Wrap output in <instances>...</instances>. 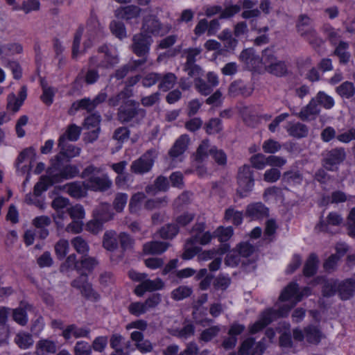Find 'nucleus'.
<instances>
[{
    "label": "nucleus",
    "instance_id": "nucleus-1",
    "mask_svg": "<svg viewBox=\"0 0 355 355\" xmlns=\"http://www.w3.org/2000/svg\"><path fill=\"white\" fill-rule=\"evenodd\" d=\"M146 111L135 101H127L118 110L117 119L122 123L139 124L144 119Z\"/></svg>",
    "mask_w": 355,
    "mask_h": 355
},
{
    "label": "nucleus",
    "instance_id": "nucleus-2",
    "mask_svg": "<svg viewBox=\"0 0 355 355\" xmlns=\"http://www.w3.org/2000/svg\"><path fill=\"white\" fill-rule=\"evenodd\" d=\"M172 29L170 24H162L159 18L153 14L143 17L141 33L151 38L152 36H164Z\"/></svg>",
    "mask_w": 355,
    "mask_h": 355
},
{
    "label": "nucleus",
    "instance_id": "nucleus-3",
    "mask_svg": "<svg viewBox=\"0 0 355 355\" xmlns=\"http://www.w3.org/2000/svg\"><path fill=\"white\" fill-rule=\"evenodd\" d=\"M263 64L268 73L277 77H283L288 73L286 62L279 60L271 49L263 51Z\"/></svg>",
    "mask_w": 355,
    "mask_h": 355
},
{
    "label": "nucleus",
    "instance_id": "nucleus-4",
    "mask_svg": "<svg viewBox=\"0 0 355 355\" xmlns=\"http://www.w3.org/2000/svg\"><path fill=\"white\" fill-rule=\"evenodd\" d=\"M55 158L56 161L52 163L47 169L46 173L50 174L56 183L64 180L71 179L78 175L79 169L76 166L68 164L62 166L60 161V156L56 155Z\"/></svg>",
    "mask_w": 355,
    "mask_h": 355
},
{
    "label": "nucleus",
    "instance_id": "nucleus-5",
    "mask_svg": "<svg viewBox=\"0 0 355 355\" xmlns=\"http://www.w3.org/2000/svg\"><path fill=\"white\" fill-rule=\"evenodd\" d=\"M346 156L345 150L343 147L327 150L322 154V165L327 171H336L338 166L345 161Z\"/></svg>",
    "mask_w": 355,
    "mask_h": 355
},
{
    "label": "nucleus",
    "instance_id": "nucleus-6",
    "mask_svg": "<svg viewBox=\"0 0 355 355\" xmlns=\"http://www.w3.org/2000/svg\"><path fill=\"white\" fill-rule=\"evenodd\" d=\"M313 20L306 15L302 14L296 22V29L301 37L311 44H319L321 40L318 37L317 32L312 26Z\"/></svg>",
    "mask_w": 355,
    "mask_h": 355
},
{
    "label": "nucleus",
    "instance_id": "nucleus-7",
    "mask_svg": "<svg viewBox=\"0 0 355 355\" xmlns=\"http://www.w3.org/2000/svg\"><path fill=\"white\" fill-rule=\"evenodd\" d=\"M157 157L156 151L150 149L144 153L140 157L133 161L130 165L132 173L143 175L150 172L154 165Z\"/></svg>",
    "mask_w": 355,
    "mask_h": 355
},
{
    "label": "nucleus",
    "instance_id": "nucleus-8",
    "mask_svg": "<svg viewBox=\"0 0 355 355\" xmlns=\"http://www.w3.org/2000/svg\"><path fill=\"white\" fill-rule=\"evenodd\" d=\"M237 182L239 184L238 192L241 197L246 196V193L252 191L254 180L253 178V171L251 166L247 164L239 167L237 174Z\"/></svg>",
    "mask_w": 355,
    "mask_h": 355
},
{
    "label": "nucleus",
    "instance_id": "nucleus-9",
    "mask_svg": "<svg viewBox=\"0 0 355 355\" xmlns=\"http://www.w3.org/2000/svg\"><path fill=\"white\" fill-rule=\"evenodd\" d=\"M130 46L132 51L137 56H148L152 39L144 33H137L133 35Z\"/></svg>",
    "mask_w": 355,
    "mask_h": 355
},
{
    "label": "nucleus",
    "instance_id": "nucleus-10",
    "mask_svg": "<svg viewBox=\"0 0 355 355\" xmlns=\"http://www.w3.org/2000/svg\"><path fill=\"white\" fill-rule=\"evenodd\" d=\"M265 349L264 338L256 342L253 338H248L241 343L239 355H262Z\"/></svg>",
    "mask_w": 355,
    "mask_h": 355
},
{
    "label": "nucleus",
    "instance_id": "nucleus-11",
    "mask_svg": "<svg viewBox=\"0 0 355 355\" xmlns=\"http://www.w3.org/2000/svg\"><path fill=\"white\" fill-rule=\"evenodd\" d=\"M86 183L88 189L94 191H105L112 184V180L107 174H103L101 176L92 175L86 180Z\"/></svg>",
    "mask_w": 355,
    "mask_h": 355
},
{
    "label": "nucleus",
    "instance_id": "nucleus-12",
    "mask_svg": "<svg viewBox=\"0 0 355 355\" xmlns=\"http://www.w3.org/2000/svg\"><path fill=\"white\" fill-rule=\"evenodd\" d=\"M320 112V108L318 104L315 103V100L312 98L309 104L303 107L299 112L293 114L302 121H309L315 119Z\"/></svg>",
    "mask_w": 355,
    "mask_h": 355
},
{
    "label": "nucleus",
    "instance_id": "nucleus-13",
    "mask_svg": "<svg viewBox=\"0 0 355 355\" xmlns=\"http://www.w3.org/2000/svg\"><path fill=\"white\" fill-rule=\"evenodd\" d=\"M130 338L135 343V346L142 354L150 353L154 349V345L148 339H144V335L139 331H132Z\"/></svg>",
    "mask_w": 355,
    "mask_h": 355
},
{
    "label": "nucleus",
    "instance_id": "nucleus-14",
    "mask_svg": "<svg viewBox=\"0 0 355 355\" xmlns=\"http://www.w3.org/2000/svg\"><path fill=\"white\" fill-rule=\"evenodd\" d=\"M310 294V288L305 287L300 293H298V285L296 283H290L282 291L279 296L280 301H286L293 298L296 300L299 296L302 299L303 296L309 295Z\"/></svg>",
    "mask_w": 355,
    "mask_h": 355
},
{
    "label": "nucleus",
    "instance_id": "nucleus-15",
    "mask_svg": "<svg viewBox=\"0 0 355 355\" xmlns=\"http://www.w3.org/2000/svg\"><path fill=\"white\" fill-rule=\"evenodd\" d=\"M64 189L71 197L76 199L85 197L88 190L86 181L68 183L64 186Z\"/></svg>",
    "mask_w": 355,
    "mask_h": 355
},
{
    "label": "nucleus",
    "instance_id": "nucleus-16",
    "mask_svg": "<svg viewBox=\"0 0 355 355\" xmlns=\"http://www.w3.org/2000/svg\"><path fill=\"white\" fill-rule=\"evenodd\" d=\"M141 9L135 5H129L117 8L115 10V17L120 19L130 21L139 17Z\"/></svg>",
    "mask_w": 355,
    "mask_h": 355
},
{
    "label": "nucleus",
    "instance_id": "nucleus-17",
    "mask_svg": "<svg viewBox=\"0 0 355 355\" xmlns=\"http://www.w3.org/2000/svg\"><path fill=\"white\" fill-rule=\"evenodd\" d=\"M355 292V275L351 278L338 282V294L340 297L346 300L353 296Z\"/></svg>",
    "mask_w": 355,
    "mask_h": 355
},
{
    "label": "nucleus",
    "instance_id": "nucleus-18",
    "mask_svg": "<svg viewBox=\"0 0 355 355\" xmlns=\"http://www.w3.org/2000/svg\"><path fill=\"white\" fill-rule=\"evenodd\" d=\"M98 51L99 53H104L103 60L100 63L101 67H113L119 63L118 55L114 49H110L107 45H103L100 46Z\"/></svg>",
    "mask_w": 355,
    "mask_h": 355
},
{
    "label": "nucleus",
    "instance_id": "nucleus-19",
    "mask_svg": "<svg viewBox=\"0 0 355 355\" xmlns=\"http://www.w3.org/2000/svg\"><path fill=\"white\" fill-rule=\"evenodd\" d=\"M268 215V209L261 202L250 204L246 208L245 216L252 220L260 219Z\"/></svg>",
    "mask_w": 355,
    "mask_h": 355
},
{
    "label": "nucleus",
    "instance_id": "nucleus-20",
    "mask_svg": "<svg viewBox=\"0 0 355 355\" xmlns=\"http://www.w3.org/2000/svg\"><path fill=\"white\" fill-rule=\"evenodd\" d=\"M90 329L87 327H78L76 324H70L62 331V336L69 340L73 336L76 338H89Z\"/></svg>",
    "mask_w": 355,
    "mask_h": 355
},
{
    "label": "nucleus",
    "instance_id": "nucleus-21",
    "mask_svg": "<svg viewBox=\"0 0 355 355\" xmlns=\"http://www.w3.org/2000/svg\"><path fill=\"white\" fill-rule=\"evenodd\" d=\"M286 300L285 302H286ZM289 302H285L282 304L278 309H270L266 310V311H271V317L272 320L280 318V317H286L288 315L291 309L300 301H301V297H297L296 300L293 298L288 300Z\"/></svg>",
    "mask_w": 355,
    "mask_h": 355
},
{
    "label": "nucleus",
    "instance_id": "nucleus-22",
    "mask_svg": "<svg viewBox=\"0 0 355 355\" xmlns=\"http://www.w3.org/2000/svg\"><path fill=\"white\" fill-rule=\"evenodd\" d=\"M286 130L290 136L297 139L304 138L309 134L308 126L300 122H289Z\"/></svg>",
    "mask_w": 355,
    "mask_h": 355
},
{
    "label": "nucleus",
    "instance_id": "nucleus-23",
    "mask_svg": "<svg viewBox=\"0 0 355 355\" xmlns=\"http://www.w3.org/2000/svg\"><path fill=\"white\" fill-rule=\"evenodd\" d=\"M58 147L60 148V153L68 158L78 156L81 151L80 148L65 142V137L64 136L60 137Z\"/></svg>",
    "mask_w": 355,
    "mask_h": 355
},
{
    "label": "nucleus",
    "instance_id": "nucleus-24",
    "mask_svg": "<svg viewBox=\"0 0 355 355\" xmlns=\"http://www.w3.org/2000/svg\"><path fill=\"white\" fill-rule=\"evenodd\" d=\"M190 138L187 135H182L170 149V156L175 158L181 155L186 150Z\"/></svg>",
    "mask_w": 355,
    "mask_h": 355
},
{
    "label": "nucleus",
    "instance_id": "nucleus-25",
    "mask_svg": "<svg viewBox=\"0 0 355 355\" xmlns=\"http://www.w3.org/2000/svg\"><path fill=\"white\" fill-rule=\"evenodd\" d=\"M169 244L163 241H150L146 243L143 246V250L148 254H159L165 252Z\"/></svg>",
    "mask_w": 355,
    "mask_h": 355
},
{
    "label": "nucleus",
    "instance_id": "nucleus-26",
    "mask_svg": "<svg viewBox=\"0 0 355 355\" xmlns=\"http://www.w3.org/2000/svg\"><path fill=\"white\" fill-rule=\"evenodd\" d=\"M228 92L233 97L239 95L247 97L251 95L252 89L247 87L242 82L235 81L230 85Z\"/></svg>",
    "mask_w": 355,
    "mask_h": 355
},
{
    "label": "nucleus",
    "instance_id": "nucleus-27",
    "mask_svg": "<svg viewBox=\"0 0 355 355\" xmlns=\"http://www.w3.org/2000/svg\"><path fill=\"white\" fill-rule=\"evenodd\" d=\"M271 314V311H264L259 320L249 327L250 333L252 334H256L268 325L272 321Z\"/></svg>",
    "mask_w": 355,
    "mask_h": 355
},
{
    "label": "nucleus",
    "instance_id": "nucleus-28",
    "mask_svg": "<svg viewBox=\"0 0 355 355\" xmlns=\"http://www.w3.org/2000/svg\"><path fill=\"white\" fill-rule=\"evenodd\" d=\"M56 350L57 346L55 343L48 339L40 340L36 345V354L37 355L54 354Z\"/></svg>",
    "mask_w": 355,
    "mask_h": 355
},
{
    "label": "nucleus",
    "instance_id": "nucleus-29",
    "mask_svg": "<svg viewBox=\"0 0 355 355\" xmlns=\"http://www.w3.org/2000/svg\"><path fill=\"white\" fill-rule=\"evenodd\" d=\"M169 187V182L168 179L163 176H158L154 181V184L148 185L146 187L145 191L146 193H155L157 191H166Z\"/></svg>",
    "mask_w": 355,
    "mask_h": 355
},
{
    "label": "nucleus",
    "instance_id": "nucleus-30",
    "mask_svg": "<svg viewBox=\"0 0 355 355\" xmlns=\"http://www.w3.org/2000/svg\"><path fill=\"white\" fill-rule=\"evenodd\" d=\"M56 183L50 174L43 175L40 178V181L36 183L34 187V194L37 196H40L43 191H46L49 187Z\"/></svg>",
    "mask_w": 355,
    "mask_h": 355
},
{
    "label": "nucleus",
    "instance_id": "nucleus-31",
    "mask_svg": "<svg viewBox=\"0 0 355 355\" xmlns=\"http://www.w3.org/2000/svg\"><path fill=\"white\" fill-rule=\"evenodd\" d=\"M159 80V89L163 92H167L174 86L177 80V77L173 73L169 72L164 75L160 74Z\"/></svg>",
    "mask_w": 355,
    "mask_h": 355
},
{
    "label": "nucleus",
    "instance_id": "nucleus-32",
    "mask_svg": "<svg viewBox=\"0 0 355 355\" xmlns=\"http://www.w3.org/2000/svg\"><path fill=\"white\" fill-rule=\"evenodd\" d=\"M318 264V259L315 254H311L306 260L303 269L304 275L311 277L316 273Z\"/></svg>",
    "mask_w": 355,
    "mask_h": 355
},
{
    "label": "nucleus",
    "instance_id": "nucleus-33",
    "mask_svg": "<svg viewBox=\"0 0 355 355\" xmlns=\"http://www.w3.org/2000/svg\"><path fill=\"white\" fill-rule=\"evenodd\" d=\"M336 92L342 98H350L355 94V86L353 83L345 81L336 88Z\"/></svg>",
    "mask_w": 355,
    "mask_h": 355
},
{
    "label": "nucleus",
    "instance_id": "nucleus-34",
    "mask_svg": "<svg viewBox=\"0 0 355 355\" xmlns=\"http://www.w3.org/2000/svg\"><path fill=\"white\" fill-rule=\"evenodd\" d=\"M103 247L109 250L114 251L118 248V240L115 232H106L103 236Z\"/></svg>",
    "mask_w": 355,
    "mask_h": 355
},
{
    "label": "nucleus",
    "instance_id": "nucleus-35",
    "mask_svg": "<svg viewBox=\"0 0 355 355\" xmlns=\"http://www.w3.org/2000/svg\"><path fill=\"white\" fill-rule=\"evenodd\" d=\"M40 3L38 0H26L19 6L12 7L14 10H22L25 14H28L32 11L39 10Z\"/></svg>",
    "mask_w": 355,
    "mask_h": 355
},
{
    "label": "nucleus",
    "instance_id": "nucleus-36",
    "mask_svg": "<svg viewBox=\"0 0 355 355\" xmlns=\"http://www.w3.org/2000/svg\"><path fill=\"white\" fill-rule=\"evenodd\" d=\"M71 243L78 254H87L89 250L88 242L81 236H76L71 239Z\"/></svg>",
    "mask_w": 355,
    "mask_h": 355
},
{
    "label": "nucleus",
    "instance_id": "nucleus-37",
    "mask_svg": "<svg viewBox=\"0 0 355 355\" xmlns=\"http://www.w3.org/2000/svg\"><path fill=\"white\" fill-rule=\"evenodd\" d=\"M15 343L21 349H27L33 345L32 336L26 332H19L15 338Z\"/></svg>",
    "mask_w": 355,
    "mask_h": 355
},
{
    "label": "nucleus",
    "instance_id": "nucleus-38",
    "mask_svg": "<svg viewBox=\"0 0 355 355\" xmlns=\"http://www.w3.org/2000/svg\"><path fill=\"white\" fill-rule=\"evenodd\" d=\"M315 100V103L322 105L324 108L329 110L334 106V101L333 98L324 92H319L315 97L313 98Z\"/></svg>",
    "mask_w": 355,
    "mask_h": 355
},
{
    "label": "nucleus",
    "instance_id": "nucleus-39",
    "mask_svg": "<svg viewBox=\"0 0 355 355\" xmlns=\"http://www.w3.org/2000/svg\"><path fill=\"white\" fill-rule=\"evenodd\" d=\"M211 148L209 140H203L197 148L196 160L200 162L205 161L210 154Z\"/></svg>",
    "mask_w": 355,
    "mask_h": 355
},
{
    "label": "nucleus",
    "instance_id": "nucleus-40",
    "mask_svg": "<svg viewBox=\"0 0 355 355\" xmlns=\"http://www.w3.org/2000/svg\"><path fill=\"white\" fill-rule=\"evenodd\" d=\"M306 340L313 344H318L320 341L321 332L314 326H309L304 329Z\"/></svg>",
    "mask_w": 355,
    "mask_h": 355
},
{
    "label": "nucleus",
    "instance_id": "nucleus-41",
    "mask_svg": "<svg viewBox=\"0 0 355 355\" xmlns=\"http://www.w3.org/2000/svg\"><path fill=\"white\" fill-rule=\"evenodd\" d=\"M179 232L178 227L175 224H168L162 227L158 232L159 236L164 239L173 238Z\"/></svg>",
    "mask_w": 355,
    "mask_h": 355
},
{
    "label": "nucleus",
    "instance_id": "nucleus-42",
    "mask_svg": "<svg viewBox=\"0 0 355 355\" xmlns=\"http://www.w3.org/2000/svg\"><path fill=\"white\" fill-rule=\"evenodd\" d=\"M205 229V225L204 223H196L191 230V236L187 240L186 245H193L195 241H196L200 236L204 232Z\"/></svg>",
    "mask_w": 355,
    "mask_h": 355
},
{
    "label": "nucleus",
    "instance_id": "nucleus-43",
    "mask_svg": "<svg viewBox=\"0 0 355 355\" xmlns=\"http://www.w3.org/2000/svg\"><path fill=\"white\" fill-rule=\"evenodd\" d=\"M348 46L349 45L347 42H340L334 51V54L339 58L340 62L342 63H347L349 60L350 54L346 51Z\"/></svg>",
    "mask_w": 355,
    "mask_h": 355
},
{
    "label": "nucleus",
    "instance_id": "nucleus-44",
    "mask_svg": "<svg viewBox=\"0 0 355 355\" xmlns=\"http://www.w3.org/2000/svg\"><path fill=\"white\" fill-rule=\"evenodd\" d=\"M225 219L232 221L235 225H239L243 221V213L233 208H228L225 213Z\"/></svg>",
    "mask_w": 355,
    "mask_h": 355
},
{
    "label": "nucleus",
    "instance_id": "nucleus-45",
    "mask_svg": "<svg viewBox=\"0 0 355 355\" xmlns=\"http://www.w3.org/2000/svg\"><path fill=\"white\" fill-rule=\"evenodd\" d=\"M250 162L253 168L262 170L268 164L267 157L262 153H257L250 158Z\"/></svg>",
    "mask_w": 355,
    "mask_h": 355
},
{
    "label": "nucleus",
    "instance_id": "nucleus-46",
    "mask_svg": "<svg viewBox=\"0 0 355 355\" xmlns=\"http://www.w3.org/2000/svg\"><path fill=\"white\" fill-rule=\"evenodd\" d=\"M192 292L193 291L191 287L187 286H180L173 291L171 295L172 298L175 300H182L189 297Z\"/></svg>",
    "mask_w": 355,
    "mask_h": 355
},
{
    "label": "nucleus",
    "instance_id": "nucleus-47",
    "mask_svg": "<svg viewBox=\"0 0 355 355\" xmlns=\"http://www.w3.org/2000/svg\"><path fill=\"white\" fill-rule=\"evenodd\" d=\"M282 180L287 184H300L302 180V175L299 171H286L283 173Z\"/></svg>",
    "mask_w": 355,
    "mask_h": 355
},
{
    "label": "nucleus",
    "instance_id": "nucleus-48",
    "mask_svg": "<svg viewBox=\"0 0 355 355\" xmlns=\"http://www.w3.org/2000/svg\"><path fill=\"white\" fill-rule=\"evenodd\" d=\"M194 85L197 91L203 96H208L213 91L214 87L202 78H196L194 80Z\"/></svg>",
    "mask_w": 355,
    "mask_h": 355
},
{
    "label": "nucleus",
    "instance_id": "nucleus-49",
    "mask_svg": "<svg viewBox=\"0 0 355 355\" xmlns=\"http://www.w3.org/2000/svg\"><path fill=\"white\" fill-rule=\"evenodd\" d=\"M80 128L75 124H71L68 126L66 132L62 136L65 137V142L67 139L72 141H77L80 135Z\"/></svg>",
    "mask_w": 355,
    "mask_h": 355
},
{
    "label": "nucleus",
    "instance_id": "nucleus-50",
    "mask_svg": "<svg viewBox=\"0 0 355 355\" xmlns=\"http://www.w3.org/2000/svg\"><path fill=\"white\" fill-rule=\"evenodd\" d=\"M220 330L218 326H212L202 331L199 340L206 343L209 342L218 334Z\"/></svg>",
    "mask_w": 355,
    "mask_h": 355
},
{
    "label": "nucleus",
    "instance_id": "nucleus-51",
    "mask_svg": "<svg viewBox=\"0 0 355 355\" xmlns=\"http://www.w3.org/2000/svg\"><path fill=\"white\" fill-rule=\"evenodd\" d=\"M222 130L221 121L218 118L211 119L207 123L205 124L206 132L209 135L216 134Z\"/></svg>",
    "mask_w": 355,
    "mask_h": 355
},
{
    "label": "nucleus",
    "instance_id": "nucleus-52",
    "mask_svg": "<svg viewBox=\"0 0 355 355\" xmlns=\"http://www.w3.org/2000/svg\"><path fill=\"white\" fill-rule=\"evenodd\" d=\"M210 155L218 165L225 166L226 164L227 155L222 150L213 146L210 148Z\"/></svg>",
    "mask_w": 355,
    "mask_h": 355
},
{
    "label": "nucleus",
    "instance_id": "nucleus-53",
    "mask_svg": "<svg viewBox=\"0 0 355 355\" xmlns=\"http://www.w3.org/2000/svg\"><path fill=\"white\" fill-rule=\"evenodd\" d=\"M110 28L112 34L119 39L126 37L125 27L123 23L115 21H112Z\"/></svg>",
    "mask_w": 355,
    "mask_h": 355
},
{
    "label": "nucleus",
    "instance_id": "nucleus-54",
    "mask_svg": "<svg viewBox=\"0 0 355 355\" xmlns=\"http://www.w3.org/2000/svg\"><path fill=\"white\" fill-rule=\"evenodd\" d=\"M128 201V195L123 193H118L116 194L113 201L114 209L117 212H121Z\"/></svg>",
    "mask_w": 355,
    "mask_h": 355
},
{
    "label": "nucleus",
    "instance_id": "nucleus-55",
    "mask_svg": "<svg viewBox=\"0 0 355 355\" xmlns=\"http://www.w3.org/2000/svg\"><path fill=\"white\" fill-rule=\"evenodd\" d=\"M322 292L326 297L332 296L338 293V281L334 279L326 281L322 287Z\"/></svg>",
    "mask_w": 355,
    "mask_h": 355
},
{
    "label": "nucleus",
    "instance_id": "nucleus-56",
    "mask_svg": "<svg viewBox=\"0 0 355 355\" xmlns=\"http://www.w3.org/2000/svg\"><path fill=\"white\" fill-rule=\"evenodd\" d=\"M69 242L66 239H60L55 245V251L59 259H63L69 250Z\"/></svg>",
    "mask_w": 355,
    "mask_h": 355
},
{
    "label": "nucleus",
    "instance_id": "nucleus-57",
    "mask_svg": "<svg viewBox=\"0 0 355 355\" xmlns=\"http://www.w3.org/2000/svg\"><path fill=\"white\" fill-rule=\"evenodd\" d=\"M282 148L281 144L272 139L265 141L262 145V148L266 153L273 154Z\"/></svg>",
    "mask_w": 355,
    "mask_h": 355
},
{
    "label": "nucleus",
    "instance_id": "nucleus-58",
    "mask_svg": "<svg viewBox=\"0 0 355 355\" xmlns=\"http://www.w3.org/2000/svg\"><path fill=\"white\" fill-rule=\"evenodd\" d=\"M67 213L73 220H81L85 217V210L80 205L68 208Z\"/></svg>",
    "mask_w": 355,
    "mask_h": 355
},
{
    "label": "nucleus",
    "instance_id": "nucleus-59",
    "mask_svg": "<svg viewBox=\"0 0 355 355\" xmlns=\"http://www.w3.org/2000/svg\"><path fill=\"white\" fill-rule=\"evenodd\" d=\"M281 172L277 168H271L265 171L263 174V180L268 183H274L279 180Z\"/></svg>",
    "mask_w": 355,
    "mask_h": 355
},
{
    "label": "nucleus",
    "instance_id": "nucleus-60",
    "mask_svg": "<svg viewBox=\"0 0 355 355\" xmlns=\"http://www.w3.org/2000/svg\"><path fill=\"white\" fill-rule=\"evenodd\" d=\"M202 49L200 47L189 48L184 51V53L186 56V62L184 64H193L196 61V57L198 56L201 52Z\"/></svg>",
    "mask_w": 355,
    "mask_h": 355
},
{
    "label": "nucleus",
    "instance_id": "nucleus-61",
    "mask_svg": "<svg viewBox=\"0 0 355 355\" xmlns=\"http://www.w3.org/2000/svg\"><path fill=\"white\" fill-rule=\"evenodd\" d=\"M146 198V196L142 192L134 194L130 201L129 208L130 212H136L139 209V204Z\"/></svg>",
    "mask_w": 355,
    "mask_h": 355
},
{
    "label": "nucleus",
    "instance_id": "nucleus-62",
    "mask_svg": "<svg viewBox=\"0 0 355 355\" xmlns=\"http://www.w3.org/2000/svg\"><path fill=\"white\" fill-rule=\"evenodd\" d=\"M142 286L144 287L146 291H153L162 288L164 283L159 278L155 280L146 279L142 282Z\"/></svg>",
    "mask_w": 355,
    "mask_h": 355
},
{
    "label": "nucleus",
    "instance_id": "nucleus-63",
    "mask_svg": "<svg viewBox=\"0 0 355 355\" xmlns=\"http://www.w3.org/2000/svg\"><path fill=\"white\" fill-rule=\"evenodd\" d=\"M237 249L239 254L243 257H248L255 251V247L248 242L241 243Z\"/></svg>",
    "mask_w": 355,
    "mask_h": 355
},
{
    "label": "nucleus",
    "instance_id": "nucleus-64",
    "mask_svg": "<svg viewBox=\"0 0 355 355\" xmlns=\"http://www.w3.org/2000/svg\"><path fill=\"white\" fill-rule=\"evenodd\" d=\"M76 355H90L92 353L91 345L85 341H78L74 347Z\"/></svg>",
    "mask_w": 355,
    "mask_h": 355
}]
</instances>
